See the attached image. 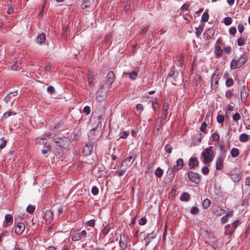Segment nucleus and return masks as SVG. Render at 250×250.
Instances as JSON below:
<instances>
[{
	"instance_id": "nucleus-2",
	"label": "nucleus",
	"mask_w": 250,
	"mask_h": 250,
	"mask_svg": "<svg viewBox=\"0 0 250 250\" xmlns=\"http://www.w3.org/2000/svg\"><path fill=\"white\" fill-rule=\"evenodd\" d=\"M54 141L57 146L61 148L66 147L69 144L68 139L65 137L55 138Z\"/></svg>"
},
{
	"instance_id": "nucleus-54",
	"label": "nucleus",
	"mask_w": 250,
	"mask_h": 250,
	"mask_svg": "<svg viewBox=\"0 0 250 250\" xmlns=\"http://www.w3.org/2000/svg\"><path fill=\"white\" fill-rule=\"evenodd\" d=\"M233 95L232 91L231 90H228L226 92V96L227 98H231Z\"/></svg>"
},
{
	"instance_id": "nucleus-30",
	"label": "nucleus",
	"mask_w": 250,
	"mask_h": 250,
	"mask_svg": "<svg viewBox=\"0 0 250 250\" xmlns=\"http://www.w3.org/2000/svg\"><path fill=\"white\" fill-rule=\"evenodd\" d=\"M239 140L241 142H246L248 141L249 137L247 134L243 133L241 134L239 137Z\"/></svg>"
},
{
	"instance_id": "nucleus-64",
	"label": "nucleus",
	"mask_w": 250,
	"mask_h": 250,
	"mask_svg": "<svg viewBox=\"0 0 250 250\" xmlns=\"http://www.w3.org/2000/svg\"><path fill=\"white\" fill-rule=\"evenodd\" d=\"M168 76L170 77H173L174 79L176 78V77L177 76V73H175L174 72L171 71L169 74Z\"/></svg>"
},
{
	"instance_id": "nucleus-19",
	"label": "nucleus",
	"mask_w": 250,
	"mask_h": 250,
	"mask_svg": "<svg viewBox=\"0 0 250 250\" xmlns=\"http://www.w3.org/2000/svg\"><path fill=\"white\" fill-rule=\"evenodd\" d=\"M94 0H83V3L82 5L83 8L89 7L90 5L94 3Z\"/></svg>"
},
{
	"instance_id": "nucleus-59",
	"label": "nucleus",
	"mask_w": 250,
	"mask_h": 250,
	"mask_svg": "<svg viewBox=\"0 0 250 250\" xmlns=\"http://www.w3.org/2000/svg\"><path fill=\"white\" fill-rule=\"evenodd\" d=\"M169 104L167 102L164 101L163 104V110H167Z\"/></svg>"
},
{
	"instance_id": "nucleus-32",
	"label": "nucleus",
	"mask_w": 250,
	"mask_h": 250,
	"mask_svg": "<svg viewBox=\"0 0 250 250\" xmlns=\"http://www.w3.org/2000/svg\"><path fill=\"white\" fill-rule=\"evenodd\" d=\"M110 229H111L110 225H106L104 226V229L103 230V234L104 235L107 234L109 233Z\"/></svg>"
},
{
	"instance_id": "nucleus-17",
	"label": "nucleus",
	"mask_w": 250,
	"mask_h": 250,
	"mask_svg": "<svg viewBox=\"0 0 250 250\" xmlns=\"http://www.w3.org/2000/svg\"><path fill=\"white\" fill-rule=\"evenodd\" d=\"M213 212L215 215L221 216L226 213V211L225 210H223L220 207L217 206L213 208Z\"/></svg>"
},
{
	"instance_id": "nucleus-38",
	"label": "nucleus",
	"mask_w": 250,
	"mask_h": 250,
	"mask_svg": "<svg viewBox=\"0 0 250 250\" xmlns=\"http://www.w3.org/2000/svg\"><path fill=\"white\" fill-rule=\"evenodd\" d=\"M208 14L207 12H205L203 14L201 19L203 22H207L208 20Z\"/></svg>"
},
{
	"instance_id": "nucleus-51",
	"label": "nucleus",
	"mask_w": 250,
	"mask_h": 250,
	"mask_svg": "<svg viewBox=\"0 0 250 250\" xmlns=\"http://www.w3.org/2000/svg\"><path fill=\"white\" fill-rule=\"evenodd\" d=\"M0 140L1 143L0 144V148L2 149L6 146V141L4 140V138H2Z\"/></svg>"
},
{
	"instance_id": "nucleus-34",
	"label": "nucleus",
	"mask_w": 250,
	"mask_h": 250,
	"mask_svg": "<svg viewBox=\"0 0 250 250\" xmlns=\"http://www.w3.org/2000/svg\"><path fill=\"white\" fill-rule=\"evenodd\" d=\"M163 173V170L160 167H158L155 171V175L157 177H161L162 176Z\"/></svg>"
},
{
	"instance_id": "nucleus-28",
	"label": "nucleus",
	"mask_w": 250,
	"mask_h": 250,
	"mask_svg": "<svg viewBox=\"0 0 250 250\" xmlns=\"http://www.w3.org/2000/svg\"><path fill=\"white\" fill-rule=\"evenodd\" d=\"M13 115H16V113L13 111H8V112H5L3 114V115L1 118V120L3 121L4 119H7L9 116Z\"/></svg>"
},
{
	"instance_id": "nucleus-23",
	"label": "nucleus",
	"mask_w": 250,
	"mask_h": 250,
	"mask_svg": "<svg viewBox=\"0 0 250 250\" xmlns=\"http://www.w3.org/2000/svg\"><path fill=\"white\" fill-rule=\"evenodd\" d=\"M180 199L182 201H188L190 199V195L188 193L184 192L182 194Z\"/></svg>"
},
{
	"instance_id": "nucleus-50",
	"label": "nucleus",
	"mask_w": 250,
	"mask_h": 250,
	"mask_svg": "<svg viewBox=\"0 0 250 250\" xmlns=\"http://www.w3.org/2000/svg\"><path fill=\"white\" fill-rule=\"evenodd\" d=\"M212 140L214 141H218L219 140V135L217 133H213L212 135Z\"/></svg>"
},
{
	"instance_id": "nucleus-61",
	"label": "nucleus",
	"mask_w": 250,
	"mask_h": 250,
	"mask_svg": "<svg viewBox=\"0 0 250 250\" xmlns=\"http://www.w3.org/2000/svg\"><path fill=\"white\" fill-rule=\"evenodd\" d=\"M128 136V134L125 131H124L122 133V135L120 136V138L126 139Z\"/></svg>"
},
{
	"instance_id": "nucleus-63",
	"label": "nucleus",
	"mask_w": 250,
	"mask_h": 250,
	"mask_svg": "<svg viewBox=\"0 0 250 250\" xmlns=\"http://www.w3.org/2000/svg\"><path fill=\"white\" fill-rule=\"evenodd\" d=\"M152 106H153V109L154 110H155L156 108L159 107L158 104L156 101H152Z\"/></svg>"
},
{
	"instance_id": "nucleus-27",
	"label": "nucleus",
	"mask_w": 250,
	"mask_h": 250,
	"mask_svg": "<svg viewBox=\"0 0 250 250\" xmlns=\"http://www.w3.org/2000/svg\"><path fill=\"white\" fill-rule=\"evenodd\" d=\"M232 157H237L239 155V150L236 148H233L230 151Z\"/></svg>"
},
{
	"instance_id": "nucleus-56",
	"label": "nucleus",
	"mask_w": 250,
	"mask_h": 250,
	"mask_svg": "<svg viewBox=\"0 0 250 250\" xmlns=\"http://www.w3.org/2000/svg\"><path fill=\"white\" fill-rule=\"evenodd\" d=\"M244 25L242 23H239L238 25V29L240 33H242L244 31Z\"/></svg>"
},
{
	"instance_id": "nucleus-7",
	"label": "nucleus",
	"mask_w": 250,
	"mask_h": 250,
	"mask_svg": "<svg viewBox=\"0 0 250 250\" xmlns=\"http://www.w3.org/2000/svg\"><path fill=\"white\" fill-rule=\"evenodd\" d=\"M25 229V225L23 223L19 222L15 226V233L18 235H21Z\"/></svg>"
},
{
	"instance_id": "nucleus-36",
	"label": "nucleus",
	"mask_w": 250,
	"mask_h": 250,
	"mask_svg": "<svg viewBox=\"0 0 250 250\" xmlns=\"http://www.w3.org/2000/svg\"><path fill=\"white\" fill-rule=\"evenodd\" d=\"M126 75H129V78L132 80H135L137 77L138 73L136 71H132V72L128 73H126Z\"/></svg>"
},
{
	"instance_id": "nucleus-16",
	"label": "nucleus",
	"mask_w": 250,
	"mask_h": 250,
	"mask_svg": "<svg viewBox=\"0 0 250 250\" xmlns=\"http://www.w3.org/2000/svg\"><path fill=\"white\" fill-rule=\"evenodd\" d=\"M199 164V161L196 157H192L189 159V166L190 168H193L196 166H198Z\"/></svg>"
},
{
	"instance_id": "nucleus-43",
	"label": "nucleus",
	"mask_w": 250,
	"mask_h": 250,
	"mask_svg": "<svg viewBox=\"0 0 250 250\" xmlns=\"http://www.w3.org/2000/svg\"><path fill=\"white\" fill-rule=\"evenodd\" d=\"M172 149V147L169 144H167L165 146V150L168 153H170L171 152Z\"/></svg>"
},
{
	"instance_id": "nucleus-26",
	"label": "nucleus",
	"mask_w": 250,
	"mask_h": 250,
	"mask_svg": "<svg viewBox=\"0 0 250 250\" xmlns=\"http://www.w3.org/2000/svg\"><path fill=\"white\" fill-rule=\"evenodd\" d=\"M175 171H173L172 170V169H171V170H168L167 171V179L169 180V181L170 182L174 178V176H175Z\"/></svg>"
},
{
	"instance_id": "nucleus-20",
	"label": "nucleus",
	"mask_w": 250,
	"mask_h": 250,
	"mask_svg": "<svg viewBox=\"0 0 250 250\" xmlns=\"http://www.w3.org/2000/svg\"><path fill=\"white\" fill-rule=\"evenodd\" d=\"M46 35L44 33L41 34L37 38V42L42 44L45 40Z\"/></svg>"
},
{
	"instance_id": "nucleus-48",
	"label": "nucleus",
	"mask_w": 250,
	"mask_h": 250,
	"mask_svg": "<svg viewBox=\"0 0 250 250\" xmlns=\"http://www.w3.org/2000/svg\"><path fill=\"white\" fill-rule=\"evenodd\" d=\"M209 170L207 166L204 167L202 168V172L204 175H207L209 173Z\"/></svg>"
},
{
	"instance_id": "nucleus-47",
	"label": "nucleus",
	"mask_w": 250,
	"mask_h": 250,
	"mask_svg": "<svg viewBox=\"0 0 250 250\" xmlns=\"http://www.w3.org/2000/svg\"><path fill=\"white\" fill-rule=\"evenodd\" d=\"M232 20L230 17H226L224 19V22L226 25H229L231 23Z\"/></svg>"
},
{
	"instance_id": "nucleus-49",
	"label": "nucleus",
	"mask_w": 250,
	"mask_h": 250,
	"mask_svg": "<svg viewBox=\"0 0 250 250\" xmlns=\"http://www.w3.org/2000/svg\"><path fill=\"white\" fill-rule=\"evenodd\" d=\"M245 41L246 40L240 38L237 40V44L239 46H242L245 43Z\"/></svg>"
},
{
	"instance_id": "nucleus-18",
	"label": "nucleus",
	"mask_w": 250,
	"mask_h": 250,
	"mask_svg": "<svg viewBox=\"0 0 250 250\" xmlns=\"http://www.w3.org/2000/svg\"><path fill=\"white\" fill-rule=\"evenodd\" d=\"M87 77H88V83L89 86L90 87L94 86V75L93 74V73L92 72L89 71L87 74Z\"/></svg>"
},
{
	"instance_id": "nucleus-41",
	"label": "nucleus",
	"mask_w": 250,
	"mask_h": 250,
	"mask_svg": "<svg viewBox=\"0 0 250 250\" xmlns=\"http://www.w3.org/2000/svg\"><path fill=\"white\" fill-rule=\"evenodd\" d=\"M217 121L220 123L223 124L224 121V116L223 115H218L217 116Z\"/></svg>"
},
{
	"instance_id": "nucleus-3",
	"label": "nucleus",
	"mask_w": 250,
	"mask_h": 250,
	"mask_svg": "<svg viewBox=\"0 0 250 250\" xmlns=\"http://www.w3.org/2000/svg\"><path fill=\"white\" fill-rule=\"evenodd\" d=\"M188 174V177L191 182L195 184H199L200 183V175L198 173L190 171Z\"/></svg>"
},
{
	"instance_id": "nucleus-10",
	"label": "nucleus",
	"mask_w": 250,
	"mask_h": 250,
	"mask_svg": "<svg viewBox=\"0 0 250 250\" xmlns=\"http://www.w3.org/2000/svg\"><path fill=\"white\" fill-rule=\"evenodd\" d=\"M230 177L234 182H237L241 180V175L235 171H233L230 173Z\"/></svg>"
},
{
	"instance_id": "nucleus-6",
	"label": "nucleus",
	"mask_w": 250,
	"mask_h": 250,
	"mask_svg": "<svg viewBox=\"0 0 250 250\" xmlns=\"http://www.w3.org/2000/svg\"><path fill=\"white\" fill-rule=\"evenodd\" d=\"M133 161L134 159L132 156H129L124 160L121 166V167H125V168H127L132 165Z\"/></svg>"
},
{
	"instance_id": "nucleus-14",
	"label": "nucleus",
	"mask_w": 250,
	"mask_h": 250,
	"mask_svg": "<svg viewBox=\"0 0 250 250\" xmlns=\"http://www.w3.org/2000/svg\"><path fill=\"white\" fill-rule=\"evenodd\" d=\"M13 223V217L11 214H6L5 216L4 225L7 227L12 225Z\"/></svg>"
},
{
	"instance_id": "nucleus-39",
	"label": "nucleus",
	"mask_w": 250,
	"mask_h": 250,
	"mask_svg": "<svg viewBox=\"0 0 250 250\" xmlns=\"http://www.w3.org/2000/svg\"><path fill=\"white\" fill-rule=\"evenodd\" d=\"M35 209V207L31 205H29L26 208V211L29 213H32Z\"/></svg>"
},
{
	"instance_id": "nucleus-11",
	"label": "nucleus",
	"mask_w": 250,
	"mask_h": 250,
	"mask_svg": "<svg viewBox=\"0 0 250 250\" xmlns=\"http://www.w3.org/2000/svg\"><path fill=\"white\" fill-rule=\"evenodd\" d=\"M224 161V157L223 156L219 157L216 162V168L217 170H221L224 167L223 161Z\"/></svg>"
},
{
	"instance_id": "nucleus-9",
	"label": "nucleus",
	"mask_w": 250,
	"mask_h": 250,
	"mask_svg": "<svg viewBox=\"0 0 250 250\" xmlns=\"http://www.w3.org/2000/svg\"><path fill=\"white\" fill-rule=\"evenodd\" d=\"M44 218L46 223H50L53 218V214L50 210H46L45 211Z\"/></svg>"
},
{
	"instance_id": "nucleus-53",
	"label": "nucleus",
	"mask_w": 250,
	"mask_h": 250,
	"mask_svg": "<svg viewBox=\"0 0 250 250\" xmlns=\"http://www.w3.org/2000/svg\"><path fill=\"white\" fill-rule=\"evenodd\" d=\"M146 223H147V219L145 217L141 218L139 221V224L140 225H144Z\"/></svg>"
},
{
	"instance_id": "nucleus-24",
	"label": "nucleus",
	"mask_w": 250,
	"mask_h": 250,
	"mask_svg": "<svg viewBox=\"0 0 250 250\" xmlns=\"http://www.w3.org/2000/svg\"><path fill=\"white\" fill-rule=\"evenodd\" d=\"M230 67L232 69L240 68L237 60H232L230 63Z\"/></svg>"
},
{
	"instance_id": "nucleus-4",
	"label": "nucleus",
	"mask_w": 250,
	"mask_h": 250,
	"mask_svg": "<svg viewBox=\"0 0 250 250\" xmlns=\"http://www.w3.org/2000/svg\"><path fill=\"white\" fill-rule=\"evenodd\" d=\"M128 243L127 236L125 234L120 235L119 246L122 248V250H125Z\"/></svg>"
},
{
	"instance_id": "nucleus-45",
	"label": "nucleus",
	"mask_w": 250,
	"mask_h": 250,
	"mask_svg": "<svg viewBox=\"0 0 250 250\" xmlns=\"http://www.w3.org/2000/svg\"><path fill=\"white\" fill-rule=\"evenodd\" d=\"M99 190L97 187H93L91 189V193L94 195H97L99 193Z\"/></svg>"
},
{
	"instance_id": "nucleus-22",
	"label": "nucleus",
	"mask_w": 250,
	"mask_h": 250,
	"mask_svg": "<svg viewBox=\"0 0 250 250\" xmlns=\"http://www.w3.org/2000/svg\"><path fill=\"white\" fill-rule=\"evenodd\" d=\"M247 61V57L244 55L241 56V57L237 60L240 67L243 65Z\"/></svg>"
},
{
	"instance_id": "nucleus-58",
	"label": "nucleus",
	"mask_w": 250,
	"mask_h": 250,
	"mask_svg": "<svg viewBox=\"0 0 250 250\" xmlns=\"http://www.w3.org/2000/svg\"><path fill=\"white\" fill-rule=\"evenodd\" d=\"M236 32V29L234 27H231L229 30V33L230 34L233 35Z\"/></svg>"
},
{
	"instance_id": "nucleus-33",
	"label": "nucleus",
	"mask_w": 250,
	"mask_h": 250,
	"mask_svg": "<svg viewBox=\"0 0 250 250\" xmlns=\"http://www.w3.org/2000/svg\"><path fill=\"white\" fill-rule=\"evenodd\" d=\"M18 94V92L17 91L14 92L13 93H11L7 95L5 98V101L6 102H10V99L12 97H14L16 96Z\"/></svg>"
},
{
	"instance_id": "nucleus-35",
	"label": "nucleus",
	"mask_w": 250,
	"mask_h": 250,
	"mask_svg": "<svg viewBox=\"0 0 250 250\" xmlns=\"http://www.w3.org/2000/svg\"><path fill=\"white\" fill-rule=\"evenodd\" d=\"M156 236V234L154 232L148 234L146 237V239L148 240L147 244H148L152 239L155 238Z\"/></svg>"
},
{
	"instance_id": "nucleus-37",
	"label": "nucleus",
	"mask_w": 250,
	"mask_h": 250,
	"mask_svg": "<svg viewBox=\"0 0 250 250\" xmlns=\"http://www.w3.org/2000/svg\"><path fill=\"white\" fill-rule=\"evenodd\" d=\"M239 224H240V222L239 220H236L234 222L232 225V229L230 230V232H233Z\"/></svg>"
},
{
	"instance_id": "nucleus-42",
	"label": "nucleus",
	"mask_w": 250,
	"mask_h": 250,
	"mask_svg": "<svg viewBox=\"0 0 250 250\" xmlns=\"http://www.w3.org/2000/svg\"><path fill=\"white\" fill-rule=\"evenodd\" d=\"M207 125L205 122L202 123L200 127V131L202 132L206 133Z\"/></svg>"
},
{
	"instance_id": "nucleus-29",
	"label": "nucleus",
	"mask_w": 250,
	"mask_h": 250,
	"mask_svg": "<svg viewBox=\"0 0 250 250\" xmlns=\"http://www.w3.org/2000/svg\"><path fill=\"white\" fill-rule=\"evenodd\" d=\"M211 202L208 199H205L203 202V207L205 209L208 208L210 205Z\"/></svg>"
},
{
	"instance_id": "nucleus-8",
	"label": "nucleus",
	"mask_w": 250,
	"mask_h": 250,
	"mask_svg": "<svg viewBox=\"0 0 250 250\" xmlns=\"http://www.w3.org/2000/svg\"><path fill=\"white\" fill-rule=\"evenodd\" d=\"M215 32L213 27L208 28L204 33V38L206 40L210 39L214 35Z\"/></svg>"
},
{
	"instance_id": "nucleus-1",
	"label": "nucleus",
	"mask_w": 250,
	"mask_h": 250,
	"mask_svg": "<svg viewBox=\"0 0 250 250\" xmlns=\"http://www.w3.org/2000/svg\"><path fill=\"white\" fill-rule=\"evenodd\" d=\"M201 156L203 158V163L208 164L212 161L214 158V153L213 147L209 146L205 148L201 153Z\"/></svg>"
},
{
	"instance_id": "nucleus-62",
	"label": "nucleus",
	"mask_w": 250,
	"mask_h": 250,
	"mask_svg": "<svg viewBox=\"0 0 250 250\" xmlns=\"http://www.w3.org/2000/svg\"><path fill=\"white\" fill-rule=\"evenodd\" d=\"M188 4H184L182 6V7H181L180 9L183 11H186L188 9Z\"/></svg>"
},
{
	"instance_id": "nucleus-46",
	"label": "nucleus",
	"mask_w": 250,
	"mask_h": 250,
	"mask_svg": "<svg viewBox=\"0 0 250 250\" xmlns=\"http://www.w3.org/2000/svg\"><path fill=\"white\" fill-rule=\"evenodd\" d=\"M241 118V116L239 113H235L232 117L233 120L235 122H237Z\"/></svg>"
},
{
	"instance_id": "nucleus-60",
	"label": "nucleus",
	"mask_w": 250,
	"mask_h": 250,
	"mask_svg": "<svg viewBox=\"0 0 250 250\" xmlns=\"http://www.w3.org/2000/svg\"><path fill=\"white\" fill-rule=\"evenodd\" d=\"M87 224L88 226L93 227L95 226V221L93 219H91L87 222Z\"/></svg>"
},
{
	"instance_id": "nucleus-15",
	"label": "nucleus",
	"mask_w": 250,
	"mask_h": 250,
	"mask_svg": "<svg viewBox=\"0 0 250 250\" xmlns=\"http://www.w3.org/2000/svg\"><path fill=\"white\" fill-rule=\"evenodd\" d=\"M248 95L249 94L246 91V87L245 85H243L241 89V98L242 101H245Z\"/></svg>"
},
{
	"instance_id": "nucleus-55",
	"label": "nucleus",
	"mask_w": 250,
	"mask_h": 250,
	"mask_svg": "<svg viewBox=\"0 0 250 250\" xmlns=\"http://www.w3.org/2000/svg\"><path fill=\"white\" fill-rule=\"evenodd\" d=\"M83 113H85L86 115L89 114L90 113V108L88 106H85L84 107L83 109Z\"/></svg>"
},
{
	"instance_id": "nucleus-25",
	"label": "nucleus",
	"mask_w": 250,
	"mask_h": 250,
	"mask_svg": "<svg viewBox=\"0 0 250 250\" xmlns=\"http://www.w3.org/2000/svg\"><path fill=\"white\" fill-rule=\"evenodd\" d=\"M222 49L221 47L218 45H216L214 50V53L217 56V57H221L222 54Z\"/></svg>"
},
{
	"instance_id": "nucleus-12",
	"label": "nucleus",
	"mask_w": 250,
	"mask_h": 250,
	"mask_svg": "<svg viewBox=\"0 0 250 250\" xmlns=\"http://www.w3.org/2000/svg\"><path fill=\"white\" fill-rule=\"evenodd\" d=\"M184 162L181 158L178 159L176 161V165L174 166L172 168V170L177 171L182 168L183 167Z\"/></svg>"
},
{
	"instance_id": "nucleus-52",
	"label": "nucleus",
	"mask_w": 250,
	"mask_h": 250,
	"mask_svg": "<svg viewBox=\"0 0 250 250\" xmlns=\"http://www.w3.org/2000/svg\"><path fill=\"white\" fill-rule=\"evenodd\" d=\"M47 91L49 94H52L55 92V88L53 86L50 85L47 87Z\"/></svg>"
},
{
	"instance_id": "nucleus-13",
	"label": "nucleus",
	"mask_w": 250,
	"mask_h": 250,
	"mask_svg": "<svg viewBox=\"0 0 250 250\" xmlns=\"http://www.w3.org/2000/svg\"><path fill=\"white\" fill-rule=\"evenodd\" d=\"M115 79V75L113 71H109L106 77V83L110 84H112Z\"/></svg>"
},
{
	"instance_id": "nucleus-44",
	"label": "nucleus",
	"mask_w": 250,
	"mask_h": 250,
	"mask_svg": "<svg viewBox=\"0 0 250 250\" xmlns=\"http://www.w3.org/2000/svg\"><path fill=\"white\" fill-rule=\"evenodd\" d=\"M199 211V208L196 207H193L190 209V213L192 214H196Z\"/></svg>"
},
{
	"instance_id": "nucleus-31",
	"label": "nucleus",
	"mask_w": 250,
	"mask_h": 250,
	"mask_svg": "<svg viewBox=\"0 0 250 250\" xmlns=\"http://www.w3.org/2000/svg\"><path fill=\"white\" fill-rule=\"evenodd\" d=\"M21 65V62L19 61H17L11 66L12 70H17L20 69V66Z\"/></svg>"
},
{
	"instance_id": "nucleus-40",
	"label": "nucleus",
	"mask_w": 250,
	"mask_h": 250,
	"mask_svg": "<svg viewBox=\"0 0 250 250\" xmlns=\"http://www.w3.org/2000/svg\"><path fill=\"white\" fill-rule=\"evenodd\" d=\"M233 84V80L231 78H228L226 81V85L227 87H230Z\"/></svg>"
},
{
	"instance_id": "nucleus-57",
	"label": "nucleus",
	"mask_w": 250,
	"mask_h": 250,
	"mask_svg": "<svg viewBox=\"0 0 250 250\" xmlns=\"http://www.w3.org/2000/svg\"><path fill=\"white\" fill-rule=\"evenodd\" d=\"M229 218L226 215L223 216L221 218V221L222 224H224L228 221Z\"/></svg>"
},
{
	"instance_id": "nucleus-21",
	"label": "nucleus",
	"mask_w": 250,
	"mask_h": 250,
	"mask_svg": "<svg viewBox=\"0 0 250 250\" xmlns=\"http://www.w3.org/2000/svg\"><path fill=\"white\" fill-rule=\"evenodd\" d=\"M72 240L73 241H77L80 240L78 231H73L71 233Z\"/></svg>"
},
{
	"instance_id": "nucleus-5",
	"label": "nucleus",
	"mask_w": 250,
	"mask_h": 250,
	"mask_svg": "<svg viewBox=\"0 0 250 250\" xmlns=\"http://www.w3.org/2000/svg\"><path fill=\"white\" fill-rule=\"evenodd\" d=\"M93 147V144L91 142L85 144L83 147V153L85 156L90 155L92 152Z\"/></svg>"
}]
</instances>
